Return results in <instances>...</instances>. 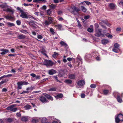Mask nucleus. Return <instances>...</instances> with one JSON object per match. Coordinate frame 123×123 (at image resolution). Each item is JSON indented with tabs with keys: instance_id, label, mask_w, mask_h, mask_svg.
I'll return each mask as SVG.
<instances>
[{
	"instance_id": "ddd939ff",
	"label": "nucleus",
	"mask_w": 123,
	"mask_h": 123,
	"mask_svg": "<svg viewBox=\"0 0 123 123\" xmlns=\"http://www.w3.org/2000/svg\"><path fill=\"white\" fill-rule=\"evenodd\" d=\"M41 53L43 54V55L47 57H48V56L46 54V51L45 49L44 48H42L41 50Z\"/></svg>"
},
{
	"instance_id": "09e8293b",
	"label": "nucleus",
	"mask_w": 123,
	"mask_h": 123,
	"mask_svg": "<svg viewBox=\"0 0 123 123\" xmlns=\"http://www.w3.org/2000/svg\"><path fill=\"white\" fill-rule=\"evenodd\" d=\"M7 82V81L6 80H4L3 81H1L0 82V86L2 84L4 83Z\"/></svg>"
},
{
	"instance_id": "de8ad7c7",
	"label": "nucleus",
	"mask_w": 123,
	"mask_h": 123,
	"mask_svg": "<svg viewBox=\"0 0 123 123\" xmlns=\"http://www.w3.org/2000/svg\"><path fill=\"white\" fill-rule=\"evenodd\" d=\"M90 87L92 88H95L96 87V85L94 84H92L91 85Z\"/></svg>"
},
{
	"instance_id": "13d9d810",
	"label": "nucleus",
	"mask_w": 123,
	"mask_h": 123,
	"mask_svg": "<svg viewBox=\"0 0 123 123\" xmlns=\"http://www.w3.org/2000/svg\"><path fill=\"white\" fill-rule=\"evenodd\" d=\"M95 27L96 29H98L99 27V25L97 23H95Z\"/></svg>"
},
{
	"instance_id": "79ce46f5",
	"label": "nucleus",
	"mask_w": 123,
	"mask_h": 123,
	"mask_svg": "<svg viewBox=\"0 0 123 123\" xmlns=\"http://www.w3.org/2000/svg\"><path fill=\"white\" fill-rule=\"evenodd\" d=\"M39 3L41 2L44 3L47 2L46 0H38Z\"/></svg>"
},
{
	"instance_id": "3c124183",
	"label": "nucleus",
	"mask_w": 123,
	"mask_h": 123,
	"mask_svg": "<svg viewBox=\"0 0 123 123\" xmlns=\"http://www.w3.org/2000/svg\"><path fill=\"white\" fill-rule=\"evenodd\" d=\"M16 22L17 24L18 25H20L21 24V22L20 20H17Z\"/></svg>"
},
{
	"instance_id": "ea45409f",
	"label": "nucleus",
	"mask_w": 123,
	"mask_h": 123,
	"mask_svg": "<svg viewBox=\"0 0 123 123\" xmlns=\"http://www.w3.org/2000/svg\"><path fill=\"white\" fill-rule=\"evenodd\" d=\"M120 96L117 97V99L118 101L120 103L122 101V99L120 97Z\"/></svg>"
},
{
	"instance_id": "5701e85b",
	"label": "nucleus",
	"mask_w": 123,
	"mask_h": 123,
	"mask_svg": "<svg viewBox=\"0 0 123 123\" xmlns=\"http://www.w3.org/2000/svg\"><path fill=\"white\" fill-rule=\"evenodd\" d=\"M105 35L106 36L110 38H112L113 37L112 35L110 34L109 33H107L105 34Z\"/></svg>"
},
{
	"instance_id": "f704fd0d",
	"label": "nucleus",
	"mask_w": 123,
	"mask_h": 123,
	"mask_svg": "<svg viewBox=\"0 0 123 123\" xmlns=\"http://www.w3.org/2000/svg\"><path fill=\"white\" fill-rule=\"evenodd\" d=\"M49 6L52 9H54L56 7V5L54 4H51L50 5H49Z\"/></svg>"
},
{
	"instance_id": "c85d7f7f",
	"label": "nucleus",
	"mask_w": 123,
	"mask_h": 123,
	"mask_svg": "<svg viewBox=\"0 0 123 123\" xmlns=\"http://www.w3.org/2000/svg\"><path fill=\"white\" fill-rule=\"evenodd\" d=\"M69 78L71 79H74L75 78V76L74 74H70L69 75Z\"/></svg>"
},
{
	"instance_id": "393cba45",
	"label": "nucleus",
	"mask_w": 123,
	"mask_h": 123,
	"mask_svg": "<svg viewBox=\"0 0 123 123\" xmlns=\"http://www.w3.org/2000/svg\"><path fill=\"white\" fill-rule=\"evenodd\" d=\"M67 60L69 62L71 61L72 60L74 62H73V63H74L75 62V59L74 58H67Z\"/></svg>"
},
{
	"instance_id": "9d476101",
	"label": "nucleus",
	"mask_w": 123,
	"mask_h": 123,
	"mask_svg": "<svg viewBox=\"0 0 123 123\" xmlns=\"http://www.w3.org/2000/svg\"><path fill=\"white\" fill-rule=\"evenodd\" d=\"M3 10L5 11L6 12H10L12 14H11V15H12L13 14L14 11L11 8H7L5 10Z\"/></svg>"
},
{
	"instance_id": "4d7b16f0",
	"label": "nucleus",
	"mask_w": 123,
	"mask_h": 123,
	"mask_svg": "<svg viewBox=\"0 0 123 123\" xmlns=\"http://www.w3.org/2000/svg\"><path fill=\"white\" fill-rule=\"evenodd\" d=\"M29 92L28 91H25L23 92H22L20 94H21L25 93H29Z\"/></svg>"
},
{
	"instance_id": "412c9836",
	"label": "nucleus",
	"mask_w": 123,
	"mask_h": 123,
	"mask_svg": "<svg viewBox=\"0 0 123 123\" xmlns=\"http://www.w3.org/2000/svg\"><path fill=\"white\" fill-rule=\"evenodd\" d=\"M113 95L116 98L117 97H119V96H120V94L118 92H114L113 93Z\"/></svg>"
},
{
	"instance_id": "6e6552de",
	"label": "nucleus",
	"mask_w": 123,
	"mask_h": 123,
	"mask_svg": "<svg viewBox=\"0 0 123 123\" xmlns=\"http://www.w3.org/2000/svg\"><path fill=\"white\" fill-rule=\"evenodd\" d=\"M40 101L43 103H45L48 102L45 98L43 96H41L39 98Z\"/></svg>"
},
{
	"instance_id": "0e129e2a",
	"label": "nucleus",
	"mask_w": 123,
	"mask_h": 123,
	"mask_svg": "<svg viewBox=\"0 0 123 123\" xmlns=\"http://www.w3.org/2000/svg\"><path fill=\"white\" fill-rule=\"evenodd\" d=\"M68 65L70 67V68H72V65L71 64V62H69L67 63Z\"/></svg>"
},
{
	"instance_id": "a211bd4d",
	"label": "nucleus",
	"mask_w": 123,
	"mask_h": 123,
	"mask_svg": "<svg viewBox=\"0 0 123 123\" xmlns=\"http://www.w3.org/2000/svg\"><path fill=\"white\" fill-rule=\"evenodd\" d=\"M5 18L7 19L10 20H13L14 18L13 17L9 15H7L5 16Z\"/></svg>"
},
{
	"instance_id": "680f3d73",
	"label": "nucleus",
	"mask_w": 123,
	"mask_h": 123,
	"mask_svg": "<svg viewBox=\"0 0 123 123\" xmlns=\"http://www.w3.org/2000/svg\"><path fill=\"white\" fill-rule=\"evenodd\" d=\"M7 91V89L6 88H3L2 90V92H6Z\"/></svg>"
},
{
	"instance_id": "f257e3e1",
	"label": "nucleus",
	"mask_w": 123,
	"mask_h": 123,
	"mask_svg": "<svg viewBox=\"0 0 123 123\" xmlns=\"http://www.w3.org/2000/svg\"><path fill=\"white\" fill-rule=\"evenodd\" d=\"M115 122L116 123H119L120 121H123V115L121 114H117L115 117Z\"/></svg>"
},
{
	"instance_id": "6ab92c4d",
	"label": "nucleus",
	"mask_w": 123,
	"mask_h": 123,
	"mask_svg": "<svg viewBox=\"0 0 123 123\" xmlns=\"http://www.w3.org/2000/svg\"><path fill=\"white\" fill-rule=\"evenodd\" d=\"M45 96L48 99H50L51 100H53V98L52 97L49 95L48 94H46L45 95Z\"/></svg>"
},
{
	"instance_id": "f8f14e48",
	"label": "nucleus",
	"mask_w": 123,
	"mask_h": 123,
	"mask_svg": "<svg viewBox=\"0 0 123 123\" xmlns=\"http://www.w3.org/2000/svg\"><path fill=\"white\" fill-rule=\"evenodd\" d=\"M56 73V71L53 69L50 70L48 71L49 74L50 75H53Z\"/></svg>"
},
{
	"instance_id": "58836bf2",
	"label": "nucleus",
	"mask_w": 123,
	"mask_h": 123,
	"mask_svg": "<svg viewBox=\"0 0 123 123\" xmlns=\"http://www.w3.org/2000/svg\"><path fill=\"white\" fill-rule=\"evenodd\" d=\"M114 48L119 49V45L117 43H115L114 44Z\"/></svg>"
},
{
	"instance_id": "e433bc0d",
	"label": "nucleus",
	"mask_w": 123,
	"mask_h": 123,
	"mask_svg": "<svg viewBox=\"0 0 123 123\" xmlns=\"http://www.w3.org/2000/svg\"><path fill=\"white\" fill-rule=\"evenodd\" d=\"M51 10L50 9H49L47 11V15H50L51 13Z\"/></svg>"
},
{
	"instance_id": "052dcab7",
	"label": "nucleus",
	"mask_w": 123,
	"mask_h": 123,
	"mask_svg": "<svg viewBox=\"0 0 123 123\" xmlns=\"http://www.w3.org/2000/svg\"><path fill=\"white\" fill-rule=\"evenodd\" d=\"M17 117H20L21 116V114L20 113V112H17L16 114Z\"/></svg>"
},
{
	"instance_id": "473e14b6",
	"label": "nucleus",
	"mask_w": 123,
	"mask_h": 123,
	"mask_svg": "<svg viewBox=\"0 0 123 123\" xmlns=\"http://www.w3.org/2000/svg\"><path fill=\"white\" fill-rule=\"evenodd\" d=\"M65 82L66 83L69 84H71L72 83V81L71 80L68 79L66 80L65 81Z\"/></svg>"
},
{
	"instance_id": "b1692460",
	"label": "nucleus",
	"mask_w": 123,
	"mask_h": 123,
	"mask_svg": "<svg viewBox=\"0 0 123 123\" xmlns=\"http://www.w3.org/2000/svg\"><path fill=\"white\" fill-rule=\"evenodd\" d=\"M1 51L3 52L5 54L9 52V50L7 49H1L0 50Z\"/></svg>"
},
{
	"instance_id": "2eb2a0df",
	"label": "nucleus",
	"mask_w": 123,
	"mask_h": 123,
	"mask_svg": "<svg viewBox=\"0 0 123 123\" xmlns=\"http://www.w3.org/2000/svg\"><path fill=\"white\" fill-rule=\"evenodd\" d=\"M18 38L19 39H24L25 37V36L23 34H20L18 36Z\"/></svg>"
},
{
	"instance_id": "bf43d9fd",
	"label": "nucleus",
	"mask_w": 123,
	"mask_h": 123,
	"mask_svg": "<svg viewBox=\"0 0 123 123\" xmlns=\"http://www.w3.org/2000/svg\"><path fill=\"white\" fill-rule=\"evenodd\" d=\"M12 119L11 118H8L7 119V121L9 122H11L12 121Z\"/></svg>"
},
{
	"instance_id": "37998d69",
	"label": "nucleus",
	"mask_w": 123,
	"mask_h": 123,
	"mask_svg": "<svg viewBox=\"0 0 123 123\" xmlns=\"http://www.w3.org/2000/svg\"><path fill=\"white\" fill-rule=\"evenodd\" d=\"M38 120L35 118L33 119L32 120V122L33 123H36L38 121Z\"/></svg>"
},
{
	"instance_id": "864d4df0",
	"label": "nucleus",
	"mask_w": 123,
	"mask_h": 123,
	"mask_svg": "<svg viewBox=\"0 0 123 123\" xmlns=\"http://www.w3.org/2000/svg\"><path fill=\"white\" fill-rule=\"evenodd\" d=\"M38 38L39 39H41L43 38L42 36L41 35H38L37 36Z\"/></svg>"
},
{
	"instance_id": "bb28decb",
	"label": "nucleus",
	"mask_w": 123,
	"mask_h": 123,
	"mask_svg": "<svg viewBox=\"0 0 123 123\" xmlns=\"http://www.w3.org/2000/svg\"><path fill=\"white\" fill-rule=\"evenodd\" d=\"M22 85H27L29 83L25 81H20Z\"/></svg>"
},
{
	"instance_id": "9b49d317",
	"label": "nucleus",
	"mask_w": 123,
	"mask_h": 123,
	"mask_svg": "<svg viewBox=\"0 0 123 123\" xmlns=\"http://www.w3.org/2000/svg\"><path fill=\"white\" fill-rule=\"evenodd\" d=\"M109 6L111 9H113L115 8L116 5L112 3H110L109 4Z\"/></svg>"
},
{
	"instance_id": "a878e982",
	"label": "nucleus",
	"mask_w": 123,
	"mask_h": 123,
	"mask_svg": "<svg viewBox=\"0 0 123 123\" xmlns=\"http://www.w3.org/2000/svg\"><path fill=\"white\" fill-rule=\"evenodd\" d=\"M31 107V106L29 105H26L25 106V108L26 110L30 109Z\"/></svg>"
},
{
	"instance_id": "c9c22d12",
	"label": "nucleus",
	"mask_w": 123,
	"mask_h": 123,
	"mask_svg": "<svg viewBox=\"0 0 123 123\" xmlns=\"http://www.w3.org/2000/svg\"><path fill=\"white\" fill-rule=\"evenodd\" d=\"M33 21L29 23V25L31 26H34L35 24Z\"/></svg>"
},
{
	"instance_id": "2f4dec72",
	"label": "nucleus",
	"mask_w": 123,
	"mask_h": 123,
	"mask_svg": "<svg viewBox=\"0 0 123 123\" xmlns=\"http://www.w3.org/2000/svg\"><path fill=\"white\" fill-rule=\"evenodd\" d=\"M47 119L45 117H43L42 120V122L43 123H45L47 122Z\"/></svg>"
},
{
	"instance_id": "c03bdc74",
	"label": "nucleus",
	"mask_w": 123,
	"mask_h": 123,
	"mask_svg": "<svg viewBox=\"0 0 123 123\" xmlns=\"http://www.w3.org/2000/svg\"><path fill=\"white\" fill-rule=\"evenodd\" d=\"M50 31L54 35L55 34V32L54 31V30L53 28H51L50 29Z\"/></svg>"
},
{
	"instance_id": "c756f323",
	"label": "nucleus",
	"mask_w": 123,
	"mask_h": 123,
	"mask_svg": "<svg viewBox=\"0 0 123 123\" xmlns=\"http://www.w3.org/2000/svg\"><path fill=\"white\" fill-rule=\"evenodd\" d=\"M21 120L23 121L26 122L28 120V119L26 117H22Z\"/></svg>"
},
{
	"instance_id": "39448f33",
	"label": "nucleus",
	"mask_w": 123,
	"mask_h": 123,
	"mask_svg": "<svg viewBox=\"0 0 123 123\" xmlns=\"http://www.w3.org/2000/svg\"><path fill=\"white\" fill-rule=\"evenodd\" d=\"M6 109L7 110H10L12 112H14L15 111V105H11L8 107L6 108Z\"/></svg>"
},
{
	"instance_id": "5fc2aeb1",
	"label": "nucleus",
	"mask_w": 123,
	"mask_h": 123,
	"mask_svg": "<svg viewBox=\"0 0 123 123\" xmlns=\"http://www.w3.org/2000/svg\"><path fill=\"white\" fill-rule=\"evenodd\" d=\"M85 95L84 93H82L81 94L80 96L82 98H84L85 97Z\"/></svg>"
},
{
	"instance_id": "774afa93",
	"label": "nucleus",
	"mask_w": 123,
	"mask_h": 123,
	"mask_svg": "<svg viewBox=\"0 0 123 123\" xmlns=\"http://www.w3.org/2000/svg\"><path fill=\"white\" fill-rule=\"evenodd\" d=\"M52 123H61V122L59 121H53Z\"/></svg>"
},
{
	"instance_id": "8fccbe9b",
	"label": "nucleus",
	"mask_w": 123,
	"mask_h": 123,
	"mask_svg": "<svg viewBox=\"0 0 123 123\" xmlns=\"http://www.w3.org/2000/svg\"><path fill=\"white\" fill-rule=\"evenodd\" d=\"M49 79V78H44V79H43V80H42L41 81V82L42 83L43 82L45 81H46L47 80H48Z\"/></svg>"
},
{
	"instance_id": "e2e57ef3",
	"label": "nucleus",
	"mask_w": 123,
	"mask_h": 123,
	"mask_svg": "<svg viewBox=\"0 0 123 123\" xmlns=\"http://www.w3.org/2000/svg\"><path fill=\"white\" fill-rule=\"evenodd\" d=\"M78 26L79 28L81 29L82 26L80 23H78Z\"/></svg>"
},
{
	"instance_id": "a18cd8bd",
	"label": "nucleus",
	"mask_w": 123,
	"mask_h": 123,
	"mask_svg": "<svg viewBox=\"0 0 123 123\" xmlns=\"http://www.w3.org/2000/svg\"><path fill=\"white\" fill-rule=\"evenodd\" d=\"M17 10L19 11L21 13L23 11L19 7H18L17 8Z\"/></svg>"
},
{
	"instance_id": "49530a36",
	"label": "nucleus",
	"mask_w": 123,
	"mask_h": 123,
	"mask_svg": "<svg viewBox=\"0 0 123 123\" xmlns=\"http://www.w3.org/2000/svg\"><path fill=\"white\" fill-rule=\"evenodd\" d=\"M87 31L89 32H93V29L92 28H89L88 29Z\"/></svg>"
},
{
	"instance_id": "1a4fd4ad",
	"label": "nucleus",
	"mask_w": 123,
	"mask_h": 123,
	"mask_svg": "<svg viewBox=\"0 0 123 123\" xmlns=\"http://www.w3.org/2000/svg\"><path fill=\"white\" fill-rule=\"evenodd\" d=\"M78 85L80 86H81L84 85L85 84V81L83 80H81L78 81L77 83Z\"/></svg>"
},
{
	"instance_id": "aec40b11",
	"label": "nucleus",
	"mask_w": 123,
	"mask_h": 123,
	"mask_svg": "<svg viewBox=\"0 0 123 123\" xmlns=\"http://www.w3.org/2000/svg\"><path fill=\"white\" fill-rule=\"evenodd\" d=\"M6 24L9 27L15 26V24H14L11 23L9 22H7L6 23Z\"/></svg>"
},
{
	"instance_id": "4be33fe9",
	"label": "nucleus",
	"mask_w": 123,
	"mask_h": 123,
	"mask_svg": "<svg viewBox=\"0 0 123 123\" xmlns=\"http://www.w3.org/2000/svg\"><path fill=\"white\" fill-rule=\"evenodd\" d=\"M55 26L58 28V30H60L62 28V25L61 24H57Z\"/></svg>"
},
{
	"instance_id": "0eeeda50",
	"label": "nucleus",
	"mask_w": 123,
	"mask_h": 123,
	"mask_svg": "<svg viewBox=\"0 0 123 123\" xmlns=\"http://www.w3.org/2000/svg\"><path fill=\"white\" fill-rule=\"evenodd\" d=\"M20 16L23 18H27L28 16L27 13L24 11L21 13Z\"/></svg>"
},
{
	"instance_id": "f3484780",
	"label": "nucleus",
	"mask_w": 123,
	"mask_h": 123,
	"mask_svg": "<svg viewBox=\"0 0 123 123\" xmlns=\"http://www.w3.org/2000/svg\"><path fill=\"white\" fill-rule=\"evenodd\" d=\"M60 43L61 44V47L64 46L66 47H67V44L63 41H61L60 42Z\"/></svg>"
},
{
	"instance_id": "423d86ee",
	"label": "nucleus",
	"mask_w": 123,
	"mask_h": 123,
	"mask_svg": "<svg viewBox=\"0 0 123 123\" xmlns=\"http://www.w3.org/2000/svg\"><path fill=\"white\" fill-rule=\"evenodd\" d=\"M72 9L73 10V11H71V12L72 14L74 15H76V14L75 13V11H76L78 13L80 10V9L76 7L75 6H74L71 7Z\"/></svg>"
},
{
	"instance_id": "cd10ccee",
	"label": "nucleus",
	"mask_w": 123,
	"mask_h": 123,
	"mask_svg": "<svg viewBox=\"0 0 123 123\" xmlns=\"http://www.w3.org/2000/svg\"><path fill=\"white\" fill-rule=\"evenodd\" d=\"M91 57V56L90 55L87 54L85 56V58L86 59H90Z\"/></svg>"
},
{
	"instance_id": "6e6d98bb",
	"label": "nucleus",
	"mask_w": 123,
	"mask_h": 123,
	"mask_svg": "<svg viewBox=\"0 0 123 123\" xmlns=\"http://www.w3.org/2000/svg\"><path fill=\"white\" fill-rule=\"evenodd\" d=\"M118 3L119 4H121L123 7V0H121L120 2H119Z\"/></svg>"
},
{
	"instance_id": "dca6fc26",
	"label": "nucleus",
	"mask_w": 123,
	"mask_h": 123,
	"mask_svg": "<svg viewBox=\"0 0 123 123\" xmlns=\"http://www.w3.org/2000/svg\"><path fill=\"white\" fill-rule=\"evenodd\" d=\"M109 42L106 39H103L102 41V43L104 44L105 45L108 43Z\"/></svg>"
},
{
	"instance_id": "f03ea898",
	"label": "nucleus",
	"mask_w": 123,
	"mask_h": 123,
	"mask_svg": "<svg viewBox=\"0 0 123 123\" xmlns=\"http://www.w3.org/2000/svg\"><path fill=\"white\" fill-rule=\"evenodd\" d=\"M43 64L44 65L46 66L47 67L49 68L52 66L53 63L51 60H45L43 62Z\"/></svg>"
},
{
	"instance_id": "603ef678",
	"label": "nucleus",
	"mask_w": 123,
	"mask_h": 123,
	"mask_svg": "<svg viewBox=\"0 0 123 123\" xmlns=\"http://www.w3.org/2000/svg\"><path fill=\"white\" fill-rule=\"evenodd\" d=\"M56 90V89L54 88H50L49 90V91H55Z\"/></svg>"
},
{
	"instance_id": "4c0bfd02",
	"label": "nucleus",
	"mask_w": 123,
	"mask_h": 123,
	"mask_svg": "<svg viewBox=\"0 0 123 123\" xmlns=\"http://www.w3.org/2000/svg\"><path fill=\"white\" fill-rule=\"evenodd\" d=\"M81 9L82 11L84 12H86V9L85 8V7L83 6H82L81 7Z\"/></svg>"
},
{
	"instance_id": "7c9ffc66",
	"label": "nucleus",
	"mask_w": 123,
	"mask_h": 123,
	"mask_svg": "<svg viewBox=\"0 0 123 123\" xmlns=\"http://www.w3.org/2000/svg\"><path fill=\"white\" fill-rule=\"evenodd\" d=\"M119 50H120L119 49L115 48H114L112 49V50L114 52L116 53H117L118 51H119Z\"/></svg>"
},
{
	"instance_id": "20e7f679",
	"label": "nucleus",
	"mask_w": 123,
	"mask_h": 123,
	"mask_svg": "<svg viewBox=\"0 0 123 123\" xmlns=\"http://www.w3.org/2000/svg\"><path fill=\"white\" fill-rule=\"evenodd\" d=\"M102 29H95V35L98 37L103 36L104 35L101 33Z\"/></svg>"
},
{
	"instance_id": "69168bd1",
	"label": "nucleus",
	"mask_w": 123,
	"mask_h": 123,
	"mask_svg": "<svg viewBox=\"0 0 123 123\" xmlns=\"http://www.w3.org/2000/svg\"><path fill=\"white\" fill-rule=\"evenodd\" d=\"M31 75L33 78L35 77H36V74L34 73L31 74Z\"/></svg>"
},
{
	"instance_id": "7ed1b4c3",
	"label": "nucleus",
	"mask_w": 123,
	"mask_h": 123,
	"mask_svg": "<svg viewBox=\"0 0 123 123\" xmlns=\"http://www.w3.org/2000/svg\"><path fill=\"white\" fill-rule=\"evenodd\" d=\"M53 21V19L52 18L49 17L44 22V23L45 25L48 26L52 24Z\"/></svg>"
},
{
	"instance_id": "338daca9",
	"label": "nucleus",
	"mask_w": 123,
	"mask_h": 123,
	"mask_svg": "<svg viewBox=\"0 0 123 123\" xmlns=\"http://www.w3.org/2000/svg\"><path fill=\"white\" fill-rule=\"evenodd\" d=\"M89 18V16H86L84 17V18L85 19H88Z\"/></svg>"
},
{
	"instance_id": "4468645a",
	"label": "nucleus",
	"mask_w": 123,
	"mask_h": 123,
	"mask_svg": "<svg viewBox=\"0 0 123 123\" xmlns=\"http://www.w3.org/2000/svg\"><path fill=\"white\" fill-rule=\"evenodd\" d=\"M18 87L17 89L18 90L19 89H21L22 88V86L20 81H19L17 83Z\"/></svg>"
},
{
	"instance_id": "72a5a7b5",
	"label": "nucleus",
	"mask_w": 123,
	"mask_h": 123,
	"mask_svg": "<svg viewBox=\"0 0 123 123\" xmlns=\"http://www.w3.org/2000/svg\"><path fill=\"white\" fill-rule=\"evenodd\" d=\"M109 91L108 90H104L103 91V93L105 95H107L109 93Z\"/></svg>"
},
{
	"instance_id": "a19ab883",
	"label": "nucleus",
	"mask_w": 123,
	"mask_h": 123,
	"mask_svg": "<svg viewBox=\"0 0 123 123\" xmlns=\"http://www.w3.org/2000/svg\"><path fill=\"white\" fill-rule=\"evenodd\" d=\"M63 95L62 94H58L57 95V98H62L63 97Z\"/></svg>"
}]
</instances>
